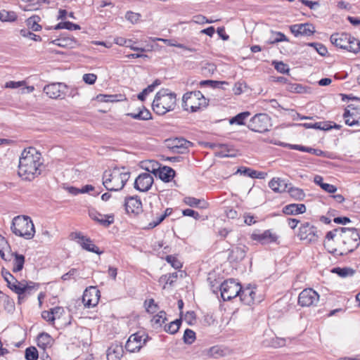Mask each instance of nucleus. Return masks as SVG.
<instances>
[{
  "instance_id": "f3484780",
  "label": "nucleus",
  "mask_w": 360,
  "mask_h": 360,
  "mask_svg": "<svg viewBox=\"0 0 360 360\" xmlns=\"http://www.w3.org/2000/svg\"><path fill=\"white\" fill-rule=\"evenodd\" d=\"M153 183V176L148 172L139 174L134 181V188L141 191H148L152 186Z\"/></svg>"
},
{
  "instance_id": "6e6552de",
  "label": "nucleus",
  "mask_w": 360,
  "mask_h": 360,
  "mask_svg": "<svg viewBox=\"0 0 360 360\" xmlns=\"http://www.w3.org/2000/svg\"><path fill=\"white\" fill-rule=\"evenodd\" d=\"M221 298L224 301L231 300L236 297H238L241 291V285L234 279L231 278L224 281L220 285Z\"/></svg>"
},
{
  "instance_id": "0e129e2a",
  "label": "nucleus",
  "mask_w": 360,
  "mask_h": 360,
  "mask_svg": "<svg viewBox=\"0 0 360 360\" xmlns=\"http://www.w3.org/2000/svg\"><path fill=\"white\" fill-rule=\"evenodd\" d=\"M140 16V14L131 11L127 12L125 15L126 19L132 23L137 22L138 20H139Z\"/></svg>"
},
{
  "instance_id": "cd10ccee",
  "label": "nucleus",
  "mask_w": 360,
  "mask_h": 360,
  "mask_svg": "<svg viewBox=\"0 0 360 360\" xmlns=\"http://www.w3.org/2000/svg\"><path fill=\"white\" fill-rule=\"evenodd\" d=\"M269 186L276 193H282L286 191L288 184L280 178H273L269 181Z\"/></svg>"
},
{
  "instance_id": "13d9d810",
  "label": "nucleus",
  "mask_w": 360,
  "mask_h": 360,
  "mask_svg": "<svg viewBox=\"0 0 360 360\" xmlns=\"http://www.w3.org/2000/svg\"><path fill=\"white\" fill-rule=\"evenodd\" d=\"M273 64L274 65V68L279 72L285 74L289 72V68L288 65L285 64L282 61L276 62L274 61Z\"/></svg>"
},
{
  "instance_id": "4d7b16f0",
  "label": "nucleus",
  "mask_w": 360,
  "mask_h": 360,
  "mask_svg": "<svg viewBox=\"0 0 360 360\" xmlns=\"http://www.w3.org/2000/svg\"><path fill=\"white\" fill-rule=\"evenodd\" d=\"M20 34L22 36L31 39L36 41H39L41 40V38L39 35H37L33 32H30L29 30H21Z\"/></svg>"
},
{
  "instance_id": "8fccbe9b",
  "label": "nucleus",
  "mask_w": 360,
  "mask_h": 360,
  "mask_svg": "<svg viewBox=\"0 0 360 360\" xmlns=\"http://www.w3.org/2000/svg\"><path fill=\"white\" fill-rule=\"evenodd\" d=\"M183 339H184V342L186 344H188V345L192 344L195 340V332L188 328L186 329V330L184 331Z\"/></svg>"
},
{
  "instance_id": "3c124183",
  "label": "nucleus",
  "mask_w": 360,
  "mask_h": 360,
  "mask_svg": "<svg viewBox=\"0 0 360 360\" xmlns=\"http://www.w3.org/2000/svg\"><path fill=\"white\" fill-rule=\"evenodd\" d=\"M166 313L164 311H160L157 315L154 316L151 321L153 324L162 326L166 321Z\"/></svg>"
},
{
  "instance_id": "2eb2a0df",
  "label": "nucleus",
  "mask_w": 360,
  "mask_h": 360,
  "mask_svg": "<svg viewBox=\"0 0 360 360\" xmlns=\"http://www.w3.org/2000/svg\"><path fill=\"white\" fill-rule=\"evenodd\" d=\"M100 296V291L96 287L91 286L86 288L82 295V302L84 307L90 308L96 306Z\"/></svg>"
},
{
  "instance_id": "393cba45",
  "label": "nucleus",
  "mask_w": 360,
  "mask_h": 360,
  "mask_svg": "<svg viewBox=\"0 0 360 360\" xmlns=\"http://www.w3.org/2000/svg\"><path fill=\"white\" fill-rule=\"evenodd\" d=\"M306 212V206L304 204H290L283 208V212L288 215H296Z\"/></svg>"
},
{
  "instance_id": "7ed1b4c3",
  "label": "nucleus",
  "mask_w": 360,
  "mask_h": 360,
  "mask_svg": "<svg viewBox=\"0 0 360 360\" xmlns=\"http://www.w3.org/2000/svg\"><path fill=\"white\" fill-rule=\"evenodd\" d=\"M176 95L167 89H160L155 95L152 103L153 110L159 115L173 110L176 102Z\"/></svg>"
},
{
  "instance_id": "de8ad7c7",
  "label": "nucleus",
  "mask_w": 360,
  "mask_h": 360,
  "mask_svg": "<svg viewBox=\"0 0 360 360\" xmlns=\"http://www.w3.org/2000/svg\"><path fill=\"white\" fill-rule=\"evenodd\" d=\"M25 359L27 360H37L39 353L34 347H30L25 349Z\"/></svg>"
},
{
  "instance_id": "a19ab883",
  "label": "nucleus",
  "mask_w": 360,
  "mask_h": 360,
  "mask_svg": "<svg viewBox=\"0 0 360 360\" xmlns=\"http://www.w3.org/2000/svg\"><path fill=\"white\" fill-rule=\"evenodd\" d=\"M54 30H60V29H66L68 30H80L81 27L79 25L75 24L70 21L66 22H60L58 23L54 27Z\"/></svg>"
},
{
  "instance_id": "5701e85b",
  "label": "nucleus",
  "mask_w": 360,
  "mask_h": 360,
  "mask_svg": "<svg viewBox=\"0 0 360 360\" xmlns=\"http://www.w3.org/2000/svg\"><path fill=\"white\" fill-rule=\"evenodd\" d=\"M124 353L123 347L117 343L112 344L107 350L108 360H120Z\"/></svg>"
},
{
  "instance_id": "423d86ee",
  "label": "nucleus",
  "mask_w": 360,
  "mask_h": 360,
  "mask_svg": "<svg viewBox=\"0 0 360 360\" xmlns=\"http://www.w3.org/2000/svg\"><path fill=\"white\" fill-rule=\"evenodd\" d=\"M208 105V100L200 91L187 92L182 98V107L186 111L197 112Z\"/></svg>"
},
{
  "instance_id": "dca6fc26",
  "label": "nucleus",
  "mask_w": 360,
  "mask_h": 360,
  "mask_svg": "<svg viewBox=\"0 0 360 360\" xmlns=\"http://www.w3.org/2000/svg\"><path fill=\"white\" fill-rule=\"evenodd\" d=\"M167 147L174 153L184 154L186 152L191 143L183 138L167 140Z\"/></svg>"
},
{
  "instance_id": "4be33fe9",
  "label": "nucleus",
  "mask_w": 360,
  "mask_h": 360,
  "mask_svg": "<svg viewBox=\"0 0 360 360\" xmlns=\"http://www.w3.org/2000/svg\"><path fill=\"white\" fill-rule=\"evenodd\" d=\"M125 209L129 213L138 214L142 212V203L137 197H127L125 198Z\"/></svg>"
},
{
  "instance_id": "864d4df0",
  "label": "nucleus",
  "mask_w": 360,
  "mask_h": 360,
  "mask_svg": "<svg viewBox=\"0 0 360 360\" xmlns=\"http://www.w3.org/2000/svg\"><path fill=\"white\" fill-rule=\"evenodd\" d=\"M308 46L314 47L316 51L322 56H325L328 53L327 48L322 44L312 42L309 43Z\"/></svg>"
},
{
  "instance_id": "39448f33",
  "label": "nucleus",
  "mask_w": 360,
  "mask_h": 360,
  "mask_svg": "<svg viewBox=\"0 0 360 360\" xmlns=\"http://www.w3.org/2000/svg\"><path fill=\"white\" fill-rule=\"evenodd\" d=\"M11 229L14 234L25 239L32 238L35 233L34 226L31 219L26 216L14 217Z\"/></svg>"
},
{
  "instance_id": "412c9836",
  "label": "nucleus",
  "mask_w": 360,
  "mask_h": 360,
  "mask_svg": "<svg viewBox=\"0 0 360 360\" xmlns=\"http://www.w3.org/2000/svg\"><path fill=\"white\" fill-rule=\"evenodd\" d=\"M251 238L253 240L259 242L262 245H265L271 243H276L277 241L278 236L271 230H266L262 233H252Z\"/></svg>"
},
{
  "instance_id": "774afa93",
  "label": "nucleus",
  "mask_w": 360,
  "mask_h": 360,
  "mask_svg": "<svg viewBox=\"0 0 360 360\" xmlns=\"http://www.w3.org/2000/svg\"><path fill=\"white\" fill-rule=\"evenodd\" d=\"M193 21L197 24H204V23H212L213 20H207L205 16L202 15H198L193 17Z\"/></svg>"
},
{
  "instance_id": "37998d69",
  "label": "nucleus",
  "mask_w": 360,
  "mask_h": 360,
  "mask_svg": "<svg viewBox=\"0 0 360 360\" xmlns=\"http://www.w3.org/2000/svg\"><path fill=\"white\" fill-rule=\"evenodd\" d=\"M181 321V317L179 319H176L175 321H172L168 326H165V331L171 334L176 333L180 328Z\"/></svg>"
},
{
  "instance_id": "bf43d9fd",
  "label": "nucleus",
  "mask_w": 360,
  "mask_h": 360,
  "mask_svg": "<svg viewBox=\"0 0 360 360\" xmlns=\"http://www.w3.org/2000/svg\"><path fill=\"white\" fill-rule=\"evenodd\" d=\"M116 98L117 95L99 94L97 96L98 101L101 102H114L117 101Z\"/></svg>"
},
{
  "instance_id": "c9c22d12",
  "label": "nucleus",
  "mask_w": 360,
  "mask_h": 360,
  "mask_svg": "<svg viewBox=\"0 0 360 360\" xmlns=\"http://www.w3.org/2000/svg\"><path fill=\"white\" fill-rule=\"evenodd\" d=\"M12 255L15 257L12 271L13 272L16 273L23 269L25 257L22 255H19L16 252L13 253Z\"/></svg>"
},
{
  "instance_id": "f704fd0d",
  "label": "nucleus",
  "mask_w": 360,
  "mask_h": 360,
  "mask_svg": "<svg viewBox=\"0 0 360 360\" xmlns=\"http://www.w3.org/2000/svg\"><path fill=\"white\" fill-rule=\"evenodd\" d=\"M141 167L147 172L157 175L158 172L160 169V166L158 162L154 160H148L142 162Z\"/></svg>"
},
{
  "instance_id": "680f3d73",
  "label": "nucleus",
  "mask_w": 360,
  "mask_h": 360,
  "mask_svg": "<svg viewBox=\"0 0 360 360\" xmlns=\"http://www.w3.org/2000/svg\"><path fill=\"white\" fill-rule=\"evenodd\" d=\"M145 304L146 306L147 311L152 314L155 313L158 308L153 299L146 301Z\"/></svg>"
},
{
  "instance_id": "58836bf2",
  "label": "nucleus",
  "mask_w": 360,
  "mask_h": 360,
  "mask_svg": "<svg viewBox=\"0 0 360 360\" xmlns=\"http://www.w3.org/2000/svg\"><path fill=\"white\" fill-rule=\"evenodd\" d=\"M40 18L38 15H32L27 20V25L29 29L32 31L37 32L41 29V26L39 25Z\"/></svg>"
},
{
  "instance_id": "6e6d98bb",
  "label": "nucleus",
  "mask_w": 360,
  "mask_h": 360,
  "mask_svg": "<svg viewBox=\"0 0 360 360\" xmlns=\"http://www.w3.org/2000/svg\"><path fill=\"white\" fill-rule=\"evenodd\" d=\"M75 44L76 41L72 38L60 37V43H59V46L73 48Z\"/></svg>"
},
{
  "instance_id": "b1692460",
  "label": "nucleus",
  "mask_w": 360,
  "mask_h": 360,
  "mask_svg": "<svg viewBox=\"0 0 360 360\" xmlns=\"http://www.w3.org/2000/svg\"><path fill=\"white\" fill-rule=\"evenodd\" d=\"M1 276L4 278V280L7 283L8 287L12 290H13V286L18 287V285H21L27 281H18L8 270L5 268H2L1 269Z\"/></svg>"
},
{
  "instance_id": "e433bc0d",
  "label": "nucleus",
  "mask_w": 360,
  "mask_h": 360,
  "mask_svg": "<svg viewBox=\"0 0 360 360\" xmlns=\"http://www.w3.org/2000/svg\"><path fill=\"white\" fill-rule=\"evenodd\" d=\"M0 302L3 303L4 309L8 312L14 309L15 305L13 300L1 291H0Z\"/></svg>"
},
{
  "instance_id": "e2e57ef3",
  "label": "nucleus",
  "mask_w": 360,
  "mask_h": 360,
  "mask_svg": "<svg viewBox=\"0 0 360 360\" xmlns=\"http://www.w3.org/2000/svg\"><path fill=\"white\" fill-rule=\"evenodd\" d=\"M196 316L193 311H189L186 313L184 317V320L188 324L193 325L195 321Z\"/></svg>"
},
{
  "instance_id": "603ef678",
  "label": "nucleus",
  "mask_w": 360,
  "mask_h": 360,
  "mask_svg": "<svg viewBox=\"0 0 360 360\" xmlns=\"http://www.w3.org/2000/svg\"><path fill=\"white\" fill-rule=\"evenodd\" d=\"M177 277V272H174L172 274L162 276L160 278V281L165 282L166 284H169L170 285H173L174 283L176 282Z\"/></svg>"
},
{
  "instance_id": "9d476101",
  "label": "nucleus",
  "mask_w": 360,
  "mask_h": 360,
  "mask_svg": "<svg viewBox=\"0 0 360 360\" xmlns=\"http://www.w3.org/2000/svg\"><path fill=\"white\" fill-rule=\"evenodd\" d=\"M148 338V335L143 332H138L131 335L125 345L126 350L131 353L139 352L146 343Z\"/></svg>"
},
{
  "instance_id": "7c9ffc66",
  "label": "nucleus",
  "mask_w": 360,
  "mask_h": 360,
  "mask_svg": "<svg viewBox=\"0 0 360 360\" xmlns=\"http://www.w3.org/2000/svg\"><path fill=\"white\" fill-rule=\"evenodd\" d=\"M53 342V339L46 333H41L37 337V345L39 347L45 349L46 348L51 347Z\"/></svg>"
},
{
  "instance_id": "49530a36",
  "label": "nucleus",
  "mask_w": 360,
  "mask_h": 360,
  "mask_svg": "<svg viewBox=\"0 0 360 360\" xmlns=\"http://www.w3.org/2000/svg\"><path fill=\"white\" fill-rule=\"evenodd\" d=\"M286 89L292 93L303 94L307 92V88L300 84H287Z\"/></svg>"
},
{
  "instance_id": "bb28decb",
  "label": "nucleus",
  "mask_w": 360,
  "mask_h": 360,
  "mask_svg": "<svg viewBox=\"0 0 360 360\" xmlns=\"http://www.w3.org/2000/svg\"><path fill=\"white\" fill-rule=\"evenodd\" d=\"M157 175L159 178L165 182H169L174 178L175 175V171L167 166L160 167Z\"/></svg>"
},
{
  "instance_id": "72a5a7b5",
  "label": "nucleus",
  "mask_w": 360,
  "mask_h": 360,
  "mask_svg": "<svg viewBox=\"0 0 360 360\" xmlns=\"http://www.w3.org/2000/svg\"><path fill=\"white\" fill-rule=\"evenodd\" d=\"M161 81L158 79H155L153 84L148 85L146 89H144L140 94H138L137 98L139 100L141 101H144L147 95L150 93H152L155 88L158 86L160 85Z\"/></svg>"
},
{
  "instance_id": "c85d7f7f",
  "label": "nucleus",
  "mask_w": 360,
  "mask_h": 360,
  "mask_svg": "<svg viewBox=\"0 0 360 360\" xmlns=\"http://www.w3.org/2000/svg\"><path fill=\"white\" fill-rule=\"evenodd\" d=\"M335 242V238H330L328 237V232L326 236V240L323 243L325 248L327 251L334 255H342L340 245L336 243V246L334 245L333 243Z\"/></svg>"
},
{
  "instance_id": "4c0bfd02",
  "label": "nucleus",
  "mask_w": 360,
  "mask_h": 360,
  "mask_svg": "<svg viewBox=\"0 0 360 360\" xmlns=\"http://www.w3.org/2000/svg\"><path fill=\"white\" fill-rule=\"evenodd\" d=\"M331 272L338 274L342 278H345L347 276H352L355 271L349 267H335L331 270Z\"/></svg>"
},
{
  "instance_id": "c756f323",
  "label": "nucleus",
  "mask_w": 360,
  "mask_h": 360,
  "mask_svg": "<svg viewBox=\"0 0 360 360\" xmlns=\"http://www.w3.org/2000/svg\"><path fill=\"white\" fill-rule=\"evenodd\" d=\"M247 250L248 248L245 246L236 247L231 250L229 257L233 261H241L245 258Z\"/></svg>"
},
{
  "instance_id": "f8f14e48",
  "label": "nucleus",
  "mask_w": 360,
  "mask_h": 360,
  "mask_svg": "<svg viewBox=\"0 0 360 360\" xmlns=\"http://www.w3.org/2000/svg\"><path fill=\"white\" fill-rule=\"evenodd\" d=\"M319 300V295L312 288L303 290L298 296V304L302 307L316 306Z\"/></svg>"
},
{
  "instance_id": "a211bd4d",
  "label": "nucleus",
  "mask_w": 360,
  "mask_h": 360,
  "mask_svg": "<svg viewBox=\"0 0 360 360\" xmlns=\"http://www.w3.org/2000/svg\"><path fill=\"white\" fill-rule=\"evenodd\" d=\"M290 32L295 37H309L315 32V27L311 23L295 24L290 26Z\"/></svg>"
},
{
  "instance_id": "f03ea898",
  "label": "nucleus",
  "mask_w": 360,
  "mask_h": 360,
  "mask_svg": "<svg viewBox=\"0 0 360 360\" xmlns=\"http://www.w3.org/2000/svg\"><path fill=\"white\" fill-rule=\"evenodd\" d=\"M328 237L335 238L342 255H347L360 245V236L356 229L338 228L328 231Z\"/></svg>"
},
{
  "instance_id": "9b49d317",
  "label": "nucleus",
  "mask_w": 360,
  "mask_h": 360,
  "mask_svg": "<svg viewBox=\"0 0 360 360\" xmlns=\"http://www.w3.org/2000/svg\"><path fill=\"white\" fill-rule=\"evenodd\" d=\"M68 86L62 82L52 83L44 87V92L51 98L63 99L67 94Z\"/></svg>"
},
{
  "instance_id": "6ab92c4d",
  "label": "nucleus",
  "mask_w": 360,
  "mask_h": 360,
  "mask_svg": "<svg viewBox=\"0 0 360 360\" xmlns=\"http://www.w3.org/2000/svg\"><path fill=\"white\" fill-rule=\"evenodd\" d=\"M89 216L91 219L98 222L99 224L104 227H108L114 222L113 214H102L94 209L89 210Z\"/></svg>"
},
{
  "instance_id": "a18cd8bd",
  "label": "nucleus",
  "mask_w": 360,
  "mask_h": 360,
  "mask_svg": "<svg viewBox=\"0 0 360 360\" xmlns=\"http://www.w3.org/2000/svg\"><path fill=\"white\" fill-rule=\"evenodd\" d=\"M290 148L300 151L308 152L309 153H312L318 156L321 155L323 154V151L321 150L308 148L300 145H292L290 146Z\"/></svg>"
},
{
  "instance_id": "aec40b11",
  "label": "nucleus",
  "mask_w": 360,
  "mask_h": 360,
  "mask_svg": "<svg viewBox=\"0 0 360 360\" xmlns=\"http://www.w3.org/2000/svg\"><path fill=\"white\" fill-rule=\"evenodd\" d=\"M72 236H75V238H78V243L83 249L100 255L102 252L99 251V248L95 245L92 240L87 237L82 236L80 233H72Z\"/></svg>"
},
{
  "instance_id": "ea45409f",
  "label": "nucleus",
  "mask_w": 360,
  "mask_h": 360,
  "mask_svg": "<svg viewBox=\"0 0 360 360\" xmlns=\"http://www.w3.org/2000/svg\"><path fill=\"white\" fill-rule=\"evenodd\" d=\"M250 115V112L245 111L238 113L236 116L230 119L229 123L231 124H237L238 125L244 124V120Z\"/></svg>"
},
{
  "instance_id": "ddd939ff",
  "label": "nucleus",
  "mask_w": 360,
  "mask_h": 360,
  "mask_svg": "<svg viewBox=\"0 0 360 360\" xmlns=\"http://www.w3.org/2000/svg\"><path fill=\"white\" fill-rule=\"evenodd\" d=\"M39 285L38 283L32 281H28L21 285H18V287L13 286V290H12L18 294V304H21L28 295L36 291L38 289Z\"/></svg>"
},
{
  "instance_id": "338daca9",
  "label": "nucleus",
  "mask_w": 360,
  "mask_h": 360,
  "mask_svg": "<svg viewBox=\"0 0 360 360\" xmlns=\"http://www.w3.org/2000/svg\"><path fill=\"white\" fill-rule=\"evenodd\" d=\"M286 340L281 338H275L271 340V345L274 347H281L285 345Z\"/></svg>"
},
{
  "instance_id": "f257e3e1",
  "label": "nucleus",
  "mask_w": 360,
  "mask_h": 360,
  "mask_svg": "<svg viewBox=\"0 0 360 360\" xmlns=\"http://www.w3.org/2000/svg\"><path fill=\"white\" fill-rule=\"evenodd\" d=\"M42 165L41 153L36 148H25L19 158L18 174L22 180L32 181L41 174Z\"/></svg>"
},
{
  "instance_id": "c03bdc74",
  "label": "nucleus",
  "mask_w": 360,
  "mask_h": 360,
  "mask_svg": "<svg viewBox=\"0 0 360 360\" xmlns=\"http://www.w3.org/2000/svg\"><path fill=\"white\" fill-rule=\"evenodd\" d=\"M17 18V15L13 11H0V20L5 22H13Z\"/></svg>"
},
{
  "instance_id": "a878e982",
  "label": "nucleus",
  "mask_w": 360,
  "mask_h": 360,
  "mask_svg": "<svg viewBox=\"0 0 360 360\" xmlns=\"http://www.w3.org/2000/svg\"><path fill=\"white\" fill-rule=\"evenodd\" d=\"M255 296V292L250 288H246L245 289L241 288V291H240V293L238 294L240 301L247 305H250L253 303Z\"/></svg>"
},
{
  "instance_id": "4468645a",
  "label": "nucleus",
  "mask_w": 360,
  "mask_h": 360,
  "mask_svg": "<svg viewBox=\"0 0 360 360\" xmlns=\"http://www.w3.org/2000/svg\"><path fill=\"white\" fill-rule=\"evenodd\" d=\"M317 233L316 227L309 222H305L300 227L298 236L302 240H305L307 243H315L319 238Z\"/></svg>"
},
{
  "instance_id": "79ce46f5",
  "label": "nucleus",
  "mask_w": 360,
  "mask_h": 360,
  "mask_svg": "<svg viewBox=\"0 0 360 360\" xmlns=\"http://www.w3.org/2000/svg\"><path fill=\"white\" fill-rule=\"evenodd\" d=\"M288 192L292 198L297 200H302L305 197V193L304 191L299 188L290 187L288 190Z\"/></svg>"
},
{
  "instance_id": "052dcab7",
  "label": "nucleus",
  "mask_w": 360,
  "mask_h": 360,
  "mask_svg": "<svg viewBox=\"0 0 360 360\" xmlns=\"http://www.w3.org/2000/svg\"><path fill=\"white\" fill-rule=\"evenodd\" d=\"M313 129L327 131L331 129V124L328 122H315Z\"/></svg>"
},
{
  "instance_id": "09e8293b",
  "label": "nucleus",
  "mask_w": 360,
  "mask_h": 360,
  "mask_svg": "<svg viewBox=\"0 0 360 360\" xmlns=\"http://www.w3.org/2000/svg\"><path fill=\"white\" fill-rule=\"evenodd\" d=\"M280 41H288L286 36L280 32L273 33L270 40L268 41L269 44H276Z\"/></svg>"
},
{
  "instance_id": "473e14b6",
  "label": "nucleus",
  "mask_w": 360,
  "mask_h": 360,
  "mask_svg": "<svg viewBox=\"0 0 360 360\" xmlns=\"http://www.w3.org/2000/svg\"><path fill=\"white\" fill-rule=\"evenodd\" d=\"M224 146H226L227 149L225 147H219V149L215 152L216 156L219 158L236 156V150L233 148L232 146L229 144H224Z\"/></svg>"
},
{
  "instance_id": "2f4dec72",
  "label": "nucleus",
  "mask_w": 360,
  "mask_h": 360,
  "mask_svg": "<svg viewBox=\"0 0 360 360\" xmlns=\"http://www.w3.org/2000/svg\"><path fill=\"white\" fill-rule=\"evenodd\" d=\"M184 202L190 206L199 208H206L207 203L204 200L198 199L191 196H186L184 198Z\"/></svg>"
},
{
  "instance_id": "1a4fd4ad",
  "label": "nucleus",
  "mask_w": 360,
  "mask_h": 360,
  "mask_svg": "<svg viewBox=\"0 0 360 360\" xmlns=\"http://www.w3.org/2000/svg\"><path fill=\"white\" fill-rule=\"evenodd\" d=\"M270 118L266 113H259L251 118L248 127L255 132L263 133L269 130Z\"/></svg>"
},
{
  "instance_id": "5fc2aeb1",
  "label": "nucleus",
  "mask_w": 360,
  "mask_h": 360,
  "mask_svg": "<svg viewBox=\"0 0 360 360\" xmlns=\"http://www.w3.org/2000/svg\"><path fill=\"white\" fill-rule=\"evenodd\" d=\"M166 261L175 269H179L182 267L181 262L176 257L172 255H167L166 257Z\"/></svg>"
},
{
  "instance_id": "20e7f679",
  "label": "nucleus",
  "mask_w": 360,
  "mask_h": 360,
  "mask_svg": "<svg viewBox=\"0 0 360 360\" xmlns=\"http://www.w3.org/2000/svg\"><path fill=\"white\" fill-rule=\"evenodd\" d=\"M130 173L115 168L112 171H105L103 176V184L110 191H117L123 188L129 180Z\"/></svg>"
},
{
  "instance_id": "0eeeda50",
  "label": "nucleus",
  "mask_w": 360,
  "mask_h": 360,
  "mask_svg": "<svg viewBox=\"0 0 360 360\" xmlns=\"http://www.w3.org/2000/svg\"><path fill=\"white\" fill-rule=\"evenodd\" d=\"M330 40L336 47L348 51L356 53L360 51V41L347 33H334Z\"/></svg>"
},
{
  "instance_id": "69168bd1",
  "label": "nucleus",
  "mask_w": 360,
  "mask_h": 360,
  "mask_svg": "<svg viewBox=\"0 0 360 360\" xmlns=\"http://www.w3.org/2000/svg\"><path fill=\"white\" fill-rule=\"evenodd\" d=\"M97 79V76L94 74L88 73L83 75V80L88 84H94Z\"/></svg>"
}]
</instances>
